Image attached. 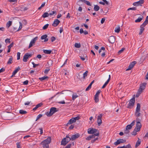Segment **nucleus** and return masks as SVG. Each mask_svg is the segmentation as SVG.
<instances>
[{
    "label": "nucleus",
    "instance_id": "obj_1",
    "mask_svg": "<svg viewBox=\"0 0 148 148\" xmlns=\"http://www.w3.org/2000/svg\"><path fill=\"white\" fill-rule=\"evenodd\" d=\"M146 85L147 83H143L140 84V87L136 95V97H138L141 93L143 92V90L145 89Z\"/></svg>",
    "mask_w": 148,
    "mask_h": 148
},
{
    "label": "nucleus",
    "instance_id": "obj_2",
    "mask_svg": "<svg viewBox=\"0 0 148 148\" xmlns=\"http://www.w3.org/2000/svg\"><path fill=\"white\" fill-rule=\"evenodd\" d=\"M58 111V110L56 108L53 107L50 108L49 112H47L46 113V115L48 116H52L55 112Z\"/></svg>",
    "mask_w": 148,
    "mask_h": 148
},
{
    "label": "nucleus",
    "instance_id": "obj_3",
    "mask_svg": "<svg viewBox=\"0 0 148 148\" xmlns=\"http://www.w3.org/2000/svg\"><path fill=\"white\" fill-rule=\"evenodd\" d=\"M135 102V97H134L130 100L127 108H132L134 106Z\"/></svg>",
    "mask_w": 148,
    "mask_h": 148
},
{
    "label": "nucleus",
    "instance_id": "obj_4",
    "mask_svg": "<svg viewBox=\"0 0 148 148\" xmlns=\"http://www.w3.org/2000/svg\"><path fill=\"white\" fill-rule=\"evenodd\" d=\"M32 56V54L29 53H27L24 55L23 58V61L24 62H26L27 59L29 58H30Z\"/></svg>",
    "mask_w": 148,
    "mask_h": 148
},
{
    "label": "nucleus",
    "instance_id": "obj_5",
    "mask_svg": "<svg viewBox=\"0 0 148 148\" xmlns=\"http://www.w3.org/2000/svg\"><path fill=\"white\" fill-rule=\"evenodd\" d=\"M38 38V37L37 36H36L31 40L29 45V48L31 47L34 45L36 41L37 40Z\"/></svg>",
    "mask_w": 148,
    "mask_h": 148
},
{
    "label": "nucleus",
    "instance_id": "obj_6",
    "mask_svg": "<svg viewBox=\"0 0 148 148\" xmlns=\"http://www.w3.org/2000/svg\"><path fill=\"white\" fill-rule=\"evenodd\" d=\"M144 3V0H140L139 1L135 2L133 4V5L134 6H138L139 5H142V4Z\"/></svg>",
    "mask_w": 148,
    "mask_h": 148
},
{
    "label": "nucleus",
    "instance_id": "obj_7",
    "mask_svg": "<svg viewBox=\"0 0 148 148\" xmlns=\"http://www.w3.org/2000/svg\"><path fill=\"white\" fill-rule=\"evenodd\" d=\"M97 131H98V130L92 127L89 128L88 129V134H92Z\"/></svg>",
    "mask_w": 148,
    "mask_h": 148
},
{
    "label": "nucleus",
    "instance_id": "obj_8",
    "mask_svg": "<svg viewBox=\"0 0 148 148\" xmlns=\"http://www.w3.org/2000/svg\"><path fill=\"white\" fill-rule=\"evenodd\" d=\"M126 140L122 139H119L116 142L114 143V144L115 145H117L121 143L125 142Z\"/></svg>",
    "mask_w": 148,
    "mask_h": 148
},
{
    "label": "nucleus",
    "instance_id": "obj_9",
    "mask_svg": "<svg viewBox=\"0 0 148 148\" xmlns=\"http://www.w3.org/2000/svg\"><path fill=\"white\" fill-rule=\"evenodd\" d=\"M103 114H101L98 116V118L97 120V123L98 126H100L102 123L101 118Z\"/></svg>",
    "mask_w": 148,
    "mask_h": 148
},
{
    "label": "nucleus",
    "instance_id": "obj_10",
    "mask_svg": "<svg viewBox=\"0 0 148 148\" xmlns=\"http://www.w3.org/2000/svg\"><path fill=\"white\" fill-rule=\"evenodd\" d=\"M136 63V62L135 61L132 62L129 65L128 68L126 69V71H127L131 69L134 67L135 64Z\"/></svg>",
    "mask_w": 148,
    "mask_h": 148
},
{
    "label": "nucleus",
    "instance_id": "obj_11",
    "mask_svg": "<svg viewBox=\"0 0 148 148\" xmlns=\"http://www.w3.org/2000/svg\"><path fill=\"white\" fill-rule=\"evenodd\" d=\"M109 42L111 43H113L115 41V39L114 36H110L108 39Z\"/></svg>",
    "mask_w": 148,
    "mask_h": 148
},
{
    "label": "nucleus",
    "instance_id": "obj_12",
    "mask_svg": "<svg viewBox=\"0 0 148 148\" xmlns=\"http://www.w3.org/2000/svg\"><path fill=\"white\" fill-rule=\"evenodd\" d=\"M80 136V135L79 133H77L74 135H72L71 137V140H74L77 138H78Z\"/></svg>",
    "mask_w": 148,
    "mask_h": 148
},
{
    "label": "nucleus",
    "instance_id": "obj_13",
    "mask_svg": "<svg viewBox=\"0 0 148 148\" xmlns=\"http://www.w3.org/2000/svg\"><path fill=\"white\" fill-rule=\"evenodd\" d=\"M51 138L50 137H48L47 138V139H45L42 141V143H45L49 144L51 143Z\"/></svg>",
    "mask_w": 148,
    "mask_h": 148
},
{
    "label": "nucleus",
    "instance_id": "obj_14",
    "mask_svg": "<svg viewBox=\"0 0 148 148\" xmlns=\"http://www.w3.org/2000/svg\"><path fill=\"white\" fill-rule=\"evenodd\" d=\"M60 22V21L58 19H56L54 21L52 25L53 26L56 27L57 26Z\"/></svg>",
    "mask_w": 148,
    "mask_h": 148
},
{
    "label": "nucleus",
    "instance_id": "obj_15",
    "mask_svg": "<svg viewBox=\"0 0 148 148\" xmlns=\"http://www.w3.org/2000/svg\"><path fill=\"white\" fill-rule=\"evenodd\" d=\"M141 126V123L140 122H138V123H137L136 127L135 128L139 131L140 130Z\"/></svg>",
    "mask_w": 148,
    "mask_h": 148
},
{
    "label": "nucleus",
    "instance_id": "obj_16",
    "mask_svg": "<svg viewBox=\"0 0 148 148\" xmlns=\"http://www.w3.org/2000/svg\"><path fill=\"white\" fill-rule=\"evenodd\" d=\"M75 119H73V118H72L69 121L66 125L67 126H68L69 125L72 124L73 123L75 122Z\"/></svg>",
    "mask_w": 148,
    "mask_h": 148
},
{
    "label": "nucleus",
    "instance_id": "obj_17",
    "mask_svg": "<svg viewBox=\"0 0 148 148\" xmlns=\"http://www.w3.org/2000/svg\"><path fill=\"white\" fill-rule=\"evenodd\" d=\"M70 140H71V138L69 137V135L68 134L66 136V137L65 138V145L69 142Z\"/></svg>",
    "mask_w": 148,
    "mask_h": 148
},
{
    "label": "nucleus",
    "instance_id": "obj_18",
    "mask_svg": "<svg viewBox=\"0 0 148 148\" xmlns=\"http://www.w3.org/2000/svg\"><path fill=\"white\" fill-rule=\"evenodd\" d=\"M47 37V34H45L41 36V38L42 40L44 39V42H47V41L48 39Z\"/></svg>",
    "mask_w": 148,
    "mask_h": 148
},
{
    "label": "nucleus",
    "instance_id": "obj_19",
    "mask_svg": "<svg viewBox=\"0 0 148 148\" xmlns=\"http://www.w3.org/2000/svg\"><path fill=\"white\" fill-rule=\"evenodd\" d=\"M42 105V103H40L39 104H37L35 107L33 108V110L35 111L38 108L40 107Z\"/></svg>",
    "mask_w": 148,
    "mask_h": 148
},
{
    "label": "nucleus",
    "instance_id": "obj_20",
    "mask_svg": "<svg viewBox=\"0 0 148 148\" xmlns=\"http://www.w3.org/2000/svg\"><path fill=\"white\" fill-rule=\"evenodd\" d=\"M12 60V56H10V58L8 59V60L7 62V64L8 65L11 64L13 62Z\"/></svg>",
    "mask_w": 148,
    "mask_h": 148
},
{
    "label": "nucleus",
    "instance_id": "obj_21",
    "mask_svg": "<svg viewBox=\"0 0 148 148\" xmlns=\"http://www.w3.org/2000/svg\"><path fill=\"white\" fill-rule=\"evenodd\" d=\"M20 70V68L19 66L18 67L15 69L14 71L12 72L13 75H15L17 72Z\"/></svg>",
    "mask_w": 148,
    "mask_h": 148
},
{
    "label": "nucleus",
    "instance_id": "obj_22",
    "mask_svg": "<svg viewBox=\"0 0 148 148\" xmlns=\"http://www.w3.org/2000/svg\"><path fill=\"white\" fill-rule=\"evenodd\" d=\"M141 142V140L138 138V140L136 143L135 146V147H137L140 145Z\"/></svg>",
    "mask_w": 148,
    "mask_h": 148
},
{
    "label": "nucleus",
    "instance_id": "obj_23",
    "mask_svg": "<svg viewBox=\"0 0 148 148\" xmlns=\"http://www.w3.org/2000/svg\"><path fill=\"white\" fill-rule=\"evenodd\" d=\"M94 82V80H93L91 82V83L86 88V91H88L91 88L92 85Z\"/></svg>",
    "mask_w": 148,
    "mask_h": 148
},
{
    "label": "nucleus",
    "instance_id": "obj_24",
    "mask_svg": "<svg viewBox=\"0 0 148 148\" xmlns=\"http://www.w3.org/2000/svg\"><path fill=\"white\" fill-rule=\"evenodd\" d=\"M143 16H141V17L138 18V19H137L135 21V22L138 23L140 22L143 19Z\"/></svg>",
    "mask_w": 148,
    "mask_h": 148
},
{
    "label": "nucleus",
    "instance_id": "obj_25",
    "mask_svg": "<svg viewBox=\"0 0 148 148\" xmlns=\"http://www.w3.org/2000/svg\"><path fill=\"white\" fill-rule=\"evenodd\" d=\"M41 144L43 145V148H49V144L47 143H42V142L41 143Z\"/></svg>",
    "mask_w": 148,
    "mask_h": 148
},
{
    "label": "nucleus",
    "instance_id": "obj_26",
    "mask_svg": "<svg viewBox=\"0 0 148 148\" xmlns=\"http://www.w3.org/2000/svg\"><path fill=\"white\" fill-rule=\"evenodd\" d=\"M49 16V13L47 12H45L42 15V17L43 18H45L46 17H48Z\"/></svg>",
    "mask_w": 148,
    "mask_h": 148
},
{
    "label": "nucleus",
    "instance_id": "obj_27",
    "mask_svg": "<svg viewBox=\"0 0 148 148\" xmlns=\"http://www.w3.org/2000/svg\"><path fill=\"white\" fill-rule=\"evenodd\" d=\"M140 104L139 103H138L137 104V107L136 111L140 112Z\"/></svg>",
    "mask_w": 148,
    "mask_h": 148
},
{
    "label": "nucleus",
    "instance_id": "obj_28",
    "mask_svg": "<svg viewBox=\"0 0 148 148\" xmlns=\"http://www.w3.org/2000/svg\"><path fill=\"white\" fill-rule=\"evenodd\" d=\"M95 138L94 135H92L89 136L88 137L86 138V139L87 140H90L91 139H92V138Z\"/></svg>",
    "mask_w": 148,
    "mask_h": 148
},
{
    "label": "nucleus",
    "instance_id": "obj_29",
    "mask_svg": "<svg viewBox=\"0 0 148 148\" xmlns=\"http://www.w3.org/2000/svg\"><path fill=\"white\" fill-rule=\"evenodd\" d=\"M144 27H143V26H141V25L140 26V31L139 33V35H140L142 34L143 32V31L145 29Z\"/></svg>",
    "mask_w": 148,
    "mask_h": 148
},
{
    "label": "nucleus",
    "instance_id": "obj_30",
    "mask_svg": "<svg viewBox=\"0 0 148 148\" xmlns=\"http://www.w3.org/2000/svg\"><path fill=\"white\" fill-rule=\"evenodd\" d=\"M51 52V50H43V52L47 54H50Z\"/></svg>",
    "mask_w": 148,
    "mask_h": 148
},
{
    "label": "nucleus",
    "instance_id": "obj_31",
    "mask_svg": "<svg viewBox=\"0 0 148 148\" xmlns=\"http://www.w3.org/2000/svg\"><path fill=\"white\" fill-rule=\"evenodd\" d=\"M13 43H12L11 44H10V45H9L8 46V50L7 52L8 53H9L10 51V49L13 46Z\"/></svg>",
    "mask_w": 148,
    "mask_h": 148
},
{
    "label": "nucleus",
    "instance_id": "obj_32",
    "mask_svg": "<svg viewBox=\"0 0 148 148\" xmlns=\"http://www.w3.org/2000/svg\"><path fill=\"white\" fill-rule=\"evenodd\" d=\"M138 131H138L135 128L133 131L132 132V135L135 136L137 134L136 132Z\"/></svg>",
    "mask_w": 148,
    "mask_h": 148
},
{
    "label": "nucleus",
    "instance_id": "obj_33",
    "mask_svg": "<svg viewBox=\"0 0 148 148\" xmlns=\"http://www.w3.org/2000/svg\"><path fill=\"white\" fill-rule=\"evenodd\" d=\"M12 22L11 21H8L6 24V27L7 28L9 27L12 25Z\"/></svg>",
    "mask_w": 148,
    "mask_h": 148
},
{
    "label": "nucleus",
    "instance_id": "obj_34",
    "mask_svg": "<svg viewBox=\"0 0 148 148\" xmlns=\"http://www.w3.org/2000/svg\"><path fill=\"white\" fill-rule=\"evenodd\" d=\"M99 9V7L97 5H95L94 10L95 11H98Z\"/></svg>",
    "mask_w": 148,
    "mask_h": 148
},
{
    "label": "nucleus",
    "instance_id": "obj_35",
    "mask_svg": "<svg viewBox=\"0 0 148 148\" xmlns=\"http://www.w3.org/2000/svg\"><path fill=\"white\" fill-rule=\"evenodd\" d=\"M120 27L119 26L118 27H116L115 28L114 31L118 33L120 32Z\"/></svg>",
    "mask_w": 148,
    "mask_h": 148
},
{
    "label": "nucleus",
    "instance_id": "obj_36",
    "mask_svg": "<svg viewBox=\"0 0 148 148\" xmlns=\"http://www.w3.org/2000/svg\"><path fill=\"white\" fill-rule=\"evenodd\" d=\"M48 78V77L47 76H45L43 77H42L41 78H39V79L41 81H42L43 80L45 79H47Z\"/></svg>",
    "mask_w": 148,
    "mask_h": 148
},
{
    "label": "nucleus",
    "instance_id": "obj_37",
    "mask_svg": "<svg viewBox=\"0 0 148 148\" xmlns=\"http://www.w3.org/2000/svg\"><path fill=\"white\" fill-rule=\"evenodd\" d=\"M27 112L25 110H19V113L21 114H25L27 113Z\"/></svg>",
    "mask_w": 148,
    "mask_h": 148
},
{
    "label": "nucleus",
    "instance_id": "obj_38",
    "mask_svg": "<svg viewBox=\"0 0 148 148\" xmlns=\"http://www.w3.org/2000/svg\"><path fill=\"white\" fill-rule=\"evenodd\" d=\"M148 24V21L145 20L142 25H141V26L145 27L147 24Z\"/></svg>",
    "mask_w": 148,
    "mask_h": 148
},
{
    "label": "nucleus",
    "instance_id": "obj_39",
    "mask_svg": "<svg viewBox=\"0 0 148 148\" xmlns=\"http://www.w3.org/2000/svg\"><path fill=\"white\" fill-rule=\"evenodd\" d=\"M78 96L77 95L76 93H74L73 94L72 96V99L73 100H75V99L77 98Z\"/></svg>",
    "mask_w": 148,
    "mask_h": 148
},
{
    "label": "nucleus",
    "instance_id": "obj_40",
    "mask_svg": "<svg viewBox=\"0 0 148 148\" xmlns=\"http://www.w3.org/2000/svg\"><path fill=\"white\" fill-rule=\"evenodd\" d=\"M55 14H56V12L55 11H51L49 13V15L50 16Z\"/></svg>",
    "mask_w": 148,
    "mask_h": 148
},
{
    "label": "nucleus",
    "instance_id": "obj_41",
    "mask_svg": "<svg viewBox=\"0 0 148 148\" xmlns=\"http://www.w3.org/2000/svg\"><path fill=\"white\" fill-rule=\"evenodd\" d=\"M88 73V71H86L83 74V78L84 79H85V77H87Z\"/></svg>",
    "mask_w": 148,
    "mask_h": 148
},
{
    "label": "nucleus",
    "instance_id": "obj_42",
    "mask_svg": "<svg viewBox=\"0 0 148 148\" xmlns=\"http://www.w3.org/2000/svg\"><path fill=\"white\" fill-rule=\"evenodd\" d=\"M95 102L97 103L99 101V97L98 96L95 95Z\"/></svg>",
    "mask_w": 148,
    "mask_h": 148
},
{
    "label": "nucleus",
    "instance_id": "obj_43",
    "mask_svg": "<svg viewBox=\"0 0 148 148\" xmlns=\"http://www.w3.org/2000/svg\"><path fill=\"white\" fill-rule=\"evenodd\" d=\"M75 46L76 48H80L81 47L80 44V43H76L75 44Z\"/></svg>",
    "mask_w": 148,
    "mask_h": 148
},
{
    "label": "nucleus",
    "instance_id": "obj_44",
    "mask_svg": "<svg viewBox=\"0 0 148 148\" xmlns=\"http://www.w3.org/2000/svg\"><path fill=\"white\" fill-rule=\"evenodd\" d=\"M139 112H135V115L136 117H138L140 116L141 114Z\"/></svg>",
    "mask_w": 148,
    "mask_h": 148
},
{
    "label": "nucleus",
    "instance_id": "obj_45",
    "mask_svg": "<svg viewBox=\"0 0 148 148\" xmlns=\"http://www.w3.org/2000/svg\"><path fill=\"white\" fill-rule=\"evenodd\" d=\"M109 82V81H108L107 80L106 81V82L105 83V84H103V85L102 86V88H105L106 87V86L108 83Z\"/></svg>",
    "mask_w": 148,
    "mask_h": 148
},
{
    "label": "nucleus",
    "instance_id": "obj_46",
    "mask_svg": "<svg viewBox=\"0 0 148 148\" xmlns=\"http://www.w3.org/2000/svg\"><path fill=\"white\" fill-rule=\"evenodd\" d=\"M49 25V24H46V25H44V26L43 27L42 29L44 30L47 29Z\"/></svg>",
    "mask_w": 148,
    "mask_h": 148
},
{
    "label": "nucleus",
    "instance_id": "obj_47",
    "mask_svg": "<svg viewBox=\"0 0 148 148\" xmlns=\"http://www.w3.org/2000/svg\"><path fill=\"white\" fill-rule=\"evenodd\" d=\"M132 127V126L130 124L128 125L127 126L126 129V130L131 129Z\"/></svg>",
    "mask_w": 148,
    "mask_h": 148
},
{
    "label": "nucleus",
    "instance_id": "obj_48",
    "mask_svg": "<svg viewBox=\"0 0 148 148\" xmlns=\"http://www.w3.org/2000/svg\"><path fill=\"white\" fill-rule=\"evenodd\" d=\"M84 2L86 3L88 5L91 6V5L90 2L88 1L85 0Z\"/></svg>",
    "mask_w": 148,
    "mask_h": 148
},
{
    "label": "nucleus",
    "instance_id": "obj_49",
    "mask_svg": "<svg viewBox=\"0 0 148 148\" xmlns=\"http://www.w3.org/2000/svg\"><path fill=\"white\" fill-rule=\"evenodd\" d=\"M20 55H21V53L20 52H18L17 53V60H19L20 59Z\"/></svg>",
    "mask_w": 148,
    "mask_h": 148
},
{
    "label": "nucleus",
    "instance_id": "obj_50",
    "mask_svg": "<svg viewBox=\"0 0 148 148\" xmlns=\"http://www.w3.org/2000/svg\"><path fill=\"white\" fill-rule=\"evenodd\" d=\"M61 145L65 146V138H63L61 142Z\"/></svg>",
    "mask_w": 148,
    "mask_h": 148
},
{
    "label": "nucleus",
    "instance_id": "obj_51",
    "mask_svg": "<svg viewBox=\"0 0 148 148\" xmlns=\"http://www.w3.org/2000/svg\"><path fill=\"white\" fill-rule=\"evenodd\" d=\"M94 134L93 135H94L95 137V136H99V132L98 130V131L96 132L95 133H94Z\"/></svg>",
    "mask_w": 148,
    "mask_h": 148
},
{
    "label": "nucleus",
    "instance_id": "obj_52",
    "mask_svg": "<svg viewBox=\"0 0 148 148\" xmlns=\"http://www.w3.org/2000/svg\"><path fill=\"white\" fill-rule=\"evenodd\" d=\"M42 116V115L41 114H39L37 117L36 121L39 119Z\"/></svg>",
    "mask_w": 148,
    "mask_h": 148
},
{
    "label": "nucleus",
    "instance_id": "obj_53",
    "mask_svg": "<svg viewBox=\"0 0 148 148\" xmlns=\"http://www.w3.org/2000/svg\"><path fill=\"white\" fill-rule=\"evenodd\" d=\"M136 7L130 8H129L127 9V10H136Z\"/></svg>",
    "mask_w": 148,
    "mask_h": 148
},
{
    "label": "nucleus",
    "instance_id": "obj_54",
    "mask_svg": "<svg viewBox=\"0 0 148 148\" xmlns=\"http://www.w3.org/2000/svg\"><path fill=\"white\" fill-rule=\"evenodd\" d=\"M50 69L49 68H47V69H46L44 71V73L45 74H47L49 72V71H50Z\"/></svg>",
    "mask_w": 148,
    "mask_h": 148
},
{
    "label": "nucleus",
    "instance_id": "obj_55",
    "mask_svg": "<svg viewBox=\"0 0 148 148\" xmlns=\"http://www.w3.org/2000/svg\"><path fill=\"white\" fill-rule=\"evenodd\" d=\"M125 50V48H122V49L120 50L118 52V53L119 54H120V53H121L124 50Z\"/></svg>",
    "mask_w": 148,
    "mask_h": 148
},
{
    "label": "nucleus",
    "instance_id": "obj_56",
    "mask_svg": "<svg viewBox=\"0 0 148 148\" xmlns=\"http://www.w3.org/2000/svg\"><path fill=\"white\" fill-rule=\"evenodd\" d=\"M17 148H21L20 143L18 142L16 143Z\"/></svg>",
    "mask_w": 148,
    "mask_h": 148
},
{
    "label": "nucleus",
    "instance_id": "obj_57",
    "mask_svg": "<svg viewBox=\"0 0 148 148\" xmlns=\"http://www.w3.org/2000/svg\"><path fill=\"white\" fill-rule=\"evenodd\" d=\"M32 63L33 65V67L34 68H36L37 66L38 65V64H36L33 62H32Z\"/></svg>",
    "mask_w": 148,
    "mask_h": 148
},
{
    "label": "nucleus",
    "instance_id": "obj_58",
    "mask_svg": "<svg viewBox=\"0 0 148 148\" xmlns=\"http://www.w3.org/2000/svg\"><path fill=\"white\" fill-rule=\"evenodd\" d=\"M28 81L26 80L23 82V84L25 85H27L28 84Z\"/></svg>",
    "mask_w": 148,
    "mask_h": 148
},
{
    "label": "nucleus",
    "instance_id": "obj_59",
    "mask_svg": "<svg viewBox=\"0 0 148 148\" xmlns=\"http://www.w3.org/2000/svg\"><path fill=\"white\" fill-rule=\"evenodd\" d=\"M5 42L6 43H10V39L9 38H7L5 40Z\"/></svg>",
    "mask_w": 148,
    "mask_h": 148
},
{
    "label": "nucleus",
    "instance_id": "obj_60",
    "mask_svg": "<svg viewBox=\"0 0 148 148\" xmlns=\"http://www.w3.org/2000/svg\"><path fill=\"white\" fill-rule=\"evenodd\" d=\"M101 91L100 90H98L96 92V94L95 95H96V96H98V97L99 96V94L101 92Z\"/></svg>",
    "mask_w": 148,
    "mask_h": 148
},
{
    "label": "nucleus",
    "instance_id": "obj_61",
    "mask_svg": "<svg viewBox=\"0 0 148 148\" xmlns=\"http://www.w3.org/2000/svg\"><path fill=\"white\" fill-rule=\"evenodd\" d=\"M52 42H53L56 40V38L54 36H52L51 38Z\"/></svg>",
    "mask_w": 148,
    "mask_h": 148
},
{
    "label": "nucleus",
    "instance_id": "obj_62",
    "mask_svg": "<svg viewBox=\"0 0 148 148\" xmlns=\"http://www.w3.org/2000/svg\"><path fill=\"white\" fill-rule=\"evenodd\" d=\"M105 19V18H102L101 21V23L102 24H103L104 23Z\"/></svg>",
    "mask_w": 148,
    "mask_h": 148
},
{
    "label": "nucleus",
    "instance_id": "obj_63",
    "mask_svg": "<svg viewBox=\"0 0 148 148\" xmlns=\"http://www.w3.org/2000/svg\"><path fill=\"white\" fill-rule=\"evenodd\" d=\"M72 145V144L70 143L68 145L66 146L65 147V148H70Z\"/></svg>",
    "mask_w": 148,
    "mask_h": 148
},
{
    "label": "nucleus",
    "instance_id": "obj_64",
    "mask_svg": "<svg viewBox=\"0 0 148 148\" xmlns=\"http://www.w3.org/2000/svg\"><path fill=\"white\" fill-rule=\"evenodd\" d=\"M125 148H132L130 144H128L126 146Z\"/></svg>",
    "mask_w": 148,
    "mask_h": 148
}]
</instances>
